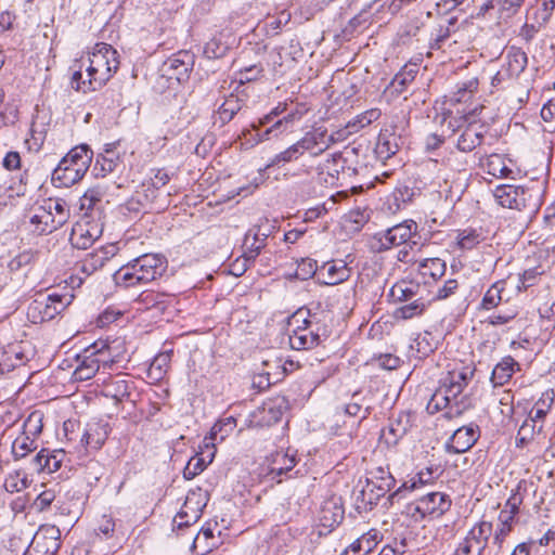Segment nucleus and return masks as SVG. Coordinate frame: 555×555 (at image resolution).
Returning a JSON list of instances; mask_svg holds the SVG:
<instances>
[{"label": "nucleus", "instance_id": "nucleus-58", "mask_svg": "<svg viewBox=\"0 0 555 555\" xmlns=\"http://www.w3.org/2000/svg\"><path fill=\"white\" fill-rule=\"evenodd\" d=\"M70 86L76 91H82L85 93L88 91L96 90V89H91L89 87L88 78L87 79L82 78L81 67H79V69L74 70L72 78H70Z\"/></svg>", "mask_w": 555, "mask_h": 555}, {"label": "nucleus", "instance_id": "nucleus-59", "mask_svg": "<svg viewBox=\"0 0 555 555\" xmlns=\"http://www.w3.org/2000/svg\"><path fill=\"white\" fill-rule=\"evenodd\" d=\"M41 418L35 413L30 414L24 423V434L36 436L41 433Z\"/></svg>", "mask_w": 555, "mask_h": 555}, {"label": "nucleus", "instance_id": "nucleus-32", "mask_svg": "<svg viewBox=\"0 0 555 555\" xmlns=\"http://www.w3.org/2000/svg\"><path fill=\"white\" fill-rule=\"evenodd\" d=\"M78 360L80 363L74 371L76 380H88L100 371L94 353L88 352V349L83 351L82 356L78 357Z\"/></svg>", "mask_w": 555, "mask_h": 555}, {"label": "nucleus", "instance_id": "nucleus-56", "mask_svg": "<svg viewBox=\"0 0 555 555\" xmlns=\"http://www.w3.org/2000/svg\"><path fill=\"white\" fill-rule=\"evenodd\" d=\"M415 74L416 72L413 69H404L395 76L391 81V86L398 93H402L405 89V86L414 80Z\"/></svg>", "mask_w": 555, "mask_h": 555}, {"label": "nucleus", "instance_id": "nucleus-21", "mask_svg": "<svg viewBox=\"0 0 555 555\" xmlns=\"http://www.w3.org/2000/svg\"><path fill=\"white\" fill-rule=\"evenodd\" d=\"M109 425L103 422H93L87 425L81 442L93 450H99L108 437Z\"/></svg>", "mask_w": 555, "mask_h": 555}, {"label": "nucleus", "instance_id": "nucleus-25", "mask_svg": "<svg viewBox=\"0 0 555 555\" xmlns=\"http://www.w3.org/2000/svg\"><path fill=\"white\" fill-rule=\"evenodd\" d=\"M321 274L325 275L324 284L336 285L348 280L350 269L344 260H333L321 267Z\"/></svg>", "mask_w": 555, "mask_h": 555}, {"label": "nucleus", "instance_id": "nucleus-34", "mask_svg": "<svg viewBox=\"0 0 555 555\" xmlns=\"http://www.w3.org/2000/svg\"><path fill=\"white\" fill-rule=\"evenodd\" d=\"M48 210L52 212V216L56 221L52 228L63 227L70 217L69 206L63 198H49L43 205Z\"/></svg>", "mask_w": 555, "mask_h": 555}, {"label": "nucleus", "instance_id": "nucleus-15", "mask_svg": "<svg viewBox=\"0 0 555 555\" xmlns=\"http://www.w3.org/2000/svg\"><path fill=\"white\" fill-rule=\"evenodd\" d=\"M480 437L479 427L475 424L457 428L447 443L449 453H464L468 451Z\"/></svg>", "mask_w": 555, "mask_h": 555}, {"label": "nucleus", "instance_id": "nucleus-48", "mask_svg": "<svg viewBox=\"0 0 555 555\" xmlns=\"http://www.w3.org/2000/svg\"><path fill=\"white\" fill-rule=\"evenodd\" d=\"M518 188L515 185H499L494 190V198L502 207L513 209L516 196H518Z\"/></svg>", "mask_w": 555, "mask_h": 555}, {"label": "nucleus", "instance_id": "nucleus-42", "mask_svg": "<svg viewBox=\"0 0 555 555\" xmlns=\"http://www.w3.org/2000/svg\"><path fill=\"white\" fill-rule=\"evenodd\" d=\"M505 289V283L498 281L493 283L482 297L480 308L482 310H491L496 308L502 301V293Z\"/></svg>", "mask_w": 555, "mask_h": 555}, {"label": "nucleus", "instance_id": "nucleus-64", "mask_svg": "<svg viewBox=\"0 0 555 555\" xmlns=\"http://www.w3.org/2000/svg\"><path fill=\"white\" fill-rule=\"evenodd\" d=\"M52 460L50 454L46 453V450H41L33 459L34 468L37 472H47V466H49V462H52Z\"/></svg>", "mask_w": 555, "mask_h": 555}, {"label": "nucleus", "instance_id": "nucleus-30", "mask_svg": "<svg viewBox=\"0 0 555 555\" xmlns=\"http://www.w3.org/2000/svg\"><path fill=\"white\" fill-rule=\"evenodd\" d=\"M104 191L99 186L91 188L80 197V210L85 211V216L100 215L102 210V202Z\"/></svg>", "mask_w": 555, "mask_h": 555}, {"label": "nucleus", "instance_id": "nucleus-22", "mask_svg": "<svg viewBox=\"0 0 555 555\" xmlns=\"http://www.w3.org/2000/svg\"><path fill=\"white\" fill-rule=\"evenodd\" d=\"M483 137L485 131L481 125L469 124L459 137L456 147L461 152H472L481 144Z\"/></svg>", "mask_w": 555, "mask_h": 555}, {"label": "nucleus", "instance_id": "nucleus-5", "mask_svg": "<svg viewBox=\"0 0 555 555\" xmlns=\"http://www.w3.org/2000/svg\"><path fill=\"white\" fill-rule=\"evenodd\" d=\"M65 299V296L57 294L39 297L29 305L27 317L35 324L50 321L68 305Z\"/></svg>", "mask_w": 555, "mask_h": 555}, {"label": "nucleus", "instance_id": "nucleus-11", "mask_svg": "<svg viewBox=\"0 0 555 555\" xmlns=\"http://www.w3.org/2000/svg\"><path fill=\"white\" fill-rule=\"evenodd\" d=\"M491 534L492 524L489 521H480L468 531L467 535L459 544L457 548H462V553L465 555L472 551H488V543Z\"/></svg>", "mask_w": 555, "mask_h": 555}, {"label": "nucleus", "instance_id": "nucleus-6", "mask_svg": "<svg viewBox=\"0 0 555 555\" xmlns=\"http://www.w3.org/2000/svg\"><path fill=\"white\" fill-rule=\"evenodd\" d=\"M417 224L412 220H406L396 224L386 231L378 232L374 235L375 245L378 251L387 250L406 244L413 234H416Z\"/></svg>", "mask_w": 555, "mask_h": 555}, {"label": "nucleus", "instance_id": "nucleus-40", "mask_svg": "<svg viewBox=\"0 0 555 555\" xmlns=\"http://www.w3.org/2000/svg\"><path fill=\"white\" fill-rule=\"evenodd\" d=\"M294 115L288 114L283 118L276 120L271 127L266 129L263 132H258L256 143L262 142L264 140H270L273 137H278L279 134L288 130V128L293 125Z\"/></svg>", "mask_w": 555, "mask_h": 555}, {"label": "nucleus", "instance_id": "nucleus-44", "mask_svg": "<svg viewBox=\"0 0 555 555\" xmlns=\"http://www.w3.org/2000/svg\"><path fill=\"white\" fill-rule=\"evenodd\" d=\"M418 288L417 284L401 281L391 287L390 296L395 301H409L416 296Z\"/></svg>", "mask_w": 555, "mask_h": 555}, {"label": "nucleus", "instance_id": "nucleus-8", "mask_svg": "<svg viewBox=\"0 0 555 555\" xmlns=\"http://www.w3.org/2000/svg\"><path fill=\"white\" fill-rule=\"evenodd\" d=\"M61 546V531L50 524L39 527L29 545L30 555H55Z\"/></svg>", "mask_w": 555, "mask_h": 555}, {"label": "nucleus", "instance_id": "nucleus-33", "mask_svg": "<svg viewBox=\"0 0 555 555\" xmlns=\"http://www.w3.org/2000/svg\"><path fill=\"white\" fill-rule=\"evenodd\" d=\"M527 54L519 48L512 47L506 54V72L511 77H518L527 67Z\"/></svg>", "mask_w": 555, "mask_h": 555}, {"label": "nucleus", "instance_id": "nucleus-3", "mask_svg": "<svg viewBox=\"0 0 555 555\" xmlns=\"http://www.w3.org/2000/svg\"><path fill=\"white\" fill-rule=\"evenodd\" d=\"M88 62L86 72L91 89L102 88L119 67L117 51L107 43H98Z\"/></svg>", "mask_w": 555, "mask_h": 555}, {"label": "nucleus", "instance_id": "nucleus-41", "mask_svg": "<svg viewBox=\"0 0 555 555\" xmlns=\"http://www.w3.org/2000/svg\"><path fill=\"white\" fill-rule=\"evenodd\" d=\"M236 426V420L232 416L227 417L223 421L217 422L211 430L210 436L204 439V443L206 448L210 446L214 447V441L217 439V436L220 434V440H223L225 436L234 429Z\"/></svg>", "mask_w": 555, "mask_h": 555}, {"label": "nucleus", "instance_id": "nucleus-53", "mask_svg": "<svg viewBox=\"0 0 555 555\" xmlns=\"http://www.w3.org/2000/svg\"><path fill=\"white\" fill-rule=\"evenodd\" d=\"M207 466V462L201 455H195L190 459L186 466L183 469V477L188 480L193 479L201 474Z\"/></svg>", "mask_w": 555, "mask_h": 555}, {"label": "nucleus", "instance_id": "nucleus-9", "mask_svg": "<svg viewBox=\"0 0 555 555\" xmlns=\"http://www.w3.org/2000/svg\"><path fill=\"white\" fill-rule=\"evenodd\" d=\"M452 501L448 494L428 492L416 500L413 515L418 514L421 518L427 516L439 518L450 509Z\"/></svg>", "mask_w": 555, "mask_h": 555}, {"label": "nucleus", "instance_id": "nucleus-4", "mask_svg": "<svg viewBox=\"0 0 555 555\" xmlns=\"http://www.w3.org/2000/svg\"><path fill=\"white\" fill-rule=\"evenodd\" d=\"M337 135H340V132H337ZM338 140L339 137H336V133H328L326 127L317 126L307 131L297 144L302 154L308 153L311 157H318Z\"/></svg>", "mask_w": 555, "mask_h": 555}, {"label": "nucleus", "instance_id": "nucleus-46", "mask_svg": "<svg viewBox=\"0 0 555 555\" xmlns=\"http://www.w3.org/2000/svg\"><path fill=\"white\" fill-rule=\"evenodd\" d=\"M553 402L554 390H546L543 392L530 412L531 422L535 423L538 420H543L544 416L548 413Z\"/></svg>", "mask_w": 555, "mask_h": 555}, {"label": "nucleus", "instance_id": "nucleus-26", "mask_svg": "<svg viewBox=\"0 0 555 555\" xmlns=\"http://www.w3.org/2000/svg\"><path fill=\"white\" fill-rule=\"evenodd\" d=\"M296 465V457L294 454L289 455L284 452H276L273 455L272 462L269 466V476L271 480L276 482L282 481V476L287 475Z\"/></svg>", "mask_w": 555, "mask_h": 555}, {"label": "nucleus", "instance_id": "nucleus-1", "mask_svg": "<svg viewBox=\"0 0 555 555\" xmlns=\"http://www.w3.org/2000/svg\"><path fill=\"white\" fill-rule=\"evenodd\" d=\"M474 375V370L465 367L461 371L449 372L438 390L433 395L427 409L431 412L448 409L447 417L461 415L470 405V398L462 395Z\"/></svg>", "mask_w": 555, "mask_h": 555}, {"label": "nucleus", "instance_id": "nucleus-19", "mask_svg": "<svg viewBox=\"0 0 555 555\" xmlns=\"http://www.w3.org/2000/svg\"><path fill=\"white\" fill-rule=\"evenodd\" d=\"M285 409L286 402L283 398L269 400L257 409L255 417L261 426H271L281 421Z\"/></svg>", "mask_w": 555, "mask_h": 555}, {"label": "nucleus", "instance_id": "nucleus-18", "mask_svg": "<svg viewBox=\"0 0 555 555\" xmlns=\"http://www.w3.org/2000/svg\"><path fill=\"white\" fill-rule=\"evenodd\" d=\"M321 326L315 328L306 327L291 331L288 335L289 346L295 350H309L317 347L321 343Z\"/></svg>", "mask_w": 555, "mask_h": 555}, {"label": "nucleus", "instance_id": "nucleus-2", "mask_svg": "<svg viewBox=\"0 0 555 555\" xmlns=\"http://www.w3.org/2000/svg\"><path fill=\"white\" fill-rule=\"evenodd\" d=\"M163 270L164 261L160 256L145 254L120 267L114 273V281L125 287L143 285L162 275Z\"/></svg>", "mask_w": 555, "mask_h": 555}, {"label": "nucleus", "instance_id": "nucleus-55", "mask_svg": "<svg viewBox=\"0 0 555 555\" xmlns=\"http://www.w3.org/2000/svg\"><path fill=\"white\" fill-rule=\"evenodd\" d=\"M118 166V162L115 160L113 157L109 156H102L101 158H98L93 171L96 176H106L109 172H113L116 167Z\"/></svg>", "mask_w": 555, "mask_h": 555}, {"label": "nucleus", "instance_id": "nucleus-14", "mask_svg": "<svg viewBox=\"0 0 555 555\" xmlns=\"http://www.w3.org/2000/svg\"><path fill=\"white\" fill-rule=\"evenodd\" d=\"M117 251L118 247L116 244H107L86 255L77 266L82 273L89 276L116 256Z\"/></svg>", "mask_w": 555, "mask_h": 555}, {"label": "nucleus", "instance_id": "nucleus-57", "mask_svg": "<svg viewBox=\"0 0 555 555\" xmlns=\"http://www.w3.org/2000/svg\"><path fill=\"white\" fill-rule=\"evenodd\" d=\"M40 214H42V222L41 227H38V233H52L53 231L59 229L52 228V225L55 224L54 222L56 221V219L53 218L52 212L48 210L44 206H40Z\"/></svg>", "mask_w": 555, "mask_h": 555}, {"label": "nucleus", "instance_id": "nucleus-27", "mask_svg": "<svg viewBox=\"0 0 555 555\" xmlns=\"http://www.w3.org/2000/svg\"><path fill=\"white\" fill-rule=\"evenodd\" d=\"M400 137L388 129L382 130L375 145V153L379 159L386 160L398 152Z\"/></svg>", "mask_w": 555, "mask_h": 555}, {"label": "nucleus", "instance_id": "nucleus-12", "mask_svg": "<svg viewBox=\"0 0 555 555\" xmlns=\"http://www.w3.org/2000/svg\"><path fill=\"white\" fill-rule=\"evenodd\" d=\"M102 224L82 220L77 222L70 233V244L78 249H87L102 235Z\"/></svg>", "mask_w": 555, "mask_h": 555}, {"label": "nucleus", "instance_id": "nucleus-51", "mask_svg": "<svg viewBox=\"0 0 555 555\" xmlns=\"http://www.w3.org/2000/svg\"><path fill=\"white\" fill-rule=\"evenodd\" d=\"M481 241V233L474 229H465L457 234V244L462 249H472Z\"/></svg>", "mask_w": 555, "mask_h": 555}, {"label": "nucleus", "instance_id": "nucleus-63", "mask_svg": "<svg viewBox=\"0 0 555 555\" xmlns=\"http://www.w3.org/2000/svg\"><path fill=\"white\" fill-rule=\"evenodd\" d=\"M55 499V494L52 490H46L41 492L35 500V505L39 511L48 508Z\"/></svg>", "mask_w": 555, "mask_h": 555}, {"label": "nucleus", "instance_id": "nucleus-49", "mask_svg": "<svg viewBox=\"0 0 555 555\" xmlns=\"http://www.w3.org/2000/svg\"><path fill=\"white\" fill-rule=\"evenodd\" d=\"M37 448L35 439L23 433L12 444V453L15 459H23Z\"/></svg>", "mask_w": 555, "mask_h": 555}, {"label": "nucleus", "instance_id": "nucleus-61", "mask_svg": "<svg viewBox=\"0 0 555 555\" xmlns=\"http://www.w3.org/2000/svg\"><path fill=\"white\" fill-rule=\"evenodd\" d=\"M377 362L380 367L388 371L396 370L401 364L400 358L390 353L379 356Z\"/></svg>", "mask_w": 555, "mask_h": 555}, {"label": "nucleus", "instance_id": "nucleus-23", "mask_svg": "<svg viewBox=\"0 0 555 555\" xmlns=\"http://www.w3.org/2000/svg\"><path fill=\"white\" fill-rule=\"evenodd\" d=\"M259 234L260 227L258 225L253 227L245 234L243 243L244 267L242 268V272H245L251 266V263H254L262 249V244H258Z\"/></svg>", "mask_w": 555, "mask_h": 555}, {"label": "nucleus", "instance_id": "nucleus-39", "mask_svg": "<svg viewBox=\"0 0 555 555\" xmlns=\"http://www.w3.org/2000/svg\"><path fill=\"white\" fill-rule=\"evenodd\" d=\"M229 50V43L224 40L222 33L214 36L204 47V55L209 59H219L225 55Z\"/></svg>", "mask_w": 555, "mask_h": 555}, {"label": "nucleus", "instance_id": "nucleus-52", "mask_svg": "<svg viewBox=\"0 0 555 555\" xmlns=\"http://www.w3.org/2000/svg\"><path fill=\"white\" fill-rule=\"evenodd\" d=\"M318 270L317 261L311 258H302L295 272V278L301 281L311 279Z\"/></svg>", "mask_w": 555, "mask_h": 555}, {"label": "nucleus", "instance_id": "nucleus-28", "mask_svg": "<svg viewBox=\"0 0 555 555\" xmlns=\"http://www.w3.org/2000/svg\"><path fill=\"white\" fill-rule=\"evenodd\" d=\"M516 370H520L519 363L513 357L506 356L494 366L491 382L494 386H503L509 382Z\"/></svg>", "mask_w": 555, "mask_h": 555}, {"label": "nucleus", "instance_id": "nucleus-29", "mask_svg": "<svg viewBox=\"0 0 555 555\" xmlns=\"http://www.w3.org/2000/svg\"><path fill=\"white\" fill-rule=\"evenodd\" d=\"M245 102L237 95L230 94L219 106L215 115V122L219 121L221 126L230 122L233 117L243 108Z\"/></svg>", "mask_w": 555, "mask_h": 555}, {"label": "nucleus", "instance_id": "nucleus-38", "mask_svg": "<svg viewBox=\"0 0 555 555\" xmlns=\"http://www.w3.org/2000/svg\"><path fill=\"white\" fill-rule=\"evenodd\" d=\"M93 153L88 145H79L70 150V152L62 158L64 164L77 166L82 163V167L89 169L92 162Z\"/></svg>", "mask_w": 555, "mask_h": 555}, {"label": "nucleus", "instance_id": "nucleus-36", "mask_svg": "<svg viewBox=\"0 0 555 555\" xmlns=\"http://www.w3.org/2000/svg\"><path fill=\"white\" fill-rule=\"evenodd\" d=\"M87 349L88 352L94 353L99 369H111L116 362L106 341L98 340Z\"/></svg>", "mask_w": 555, "mask_h": 555}, {"label": "nucleus", "instance_id": "nucleus-47", "mask_svg": "<svg viewBox=\"0 0 555 555\" xmlns=\"http://www.w3.org/2000/svg\"><path fill=\"white\" fill-rule=\"evenodd\" d=\"M427 305V302L417 298L410 304L397 308L395 311V318L408 320L421 315L426 310Z\"/></svg>", "mask_w": 555, "mask_h": 555}, {"label": "nucleus", "instance_id": "nucleus-13", "mask_svg": "<svg viewBox=\"0 0 555 555\" xmlns=\"http://www.w3.org/2000/svg\"><path fill=\"white\" fill-rule=\"evenodd\" d=\"M170 180L168 172L165 169L153 170V176L143 181L140 190L135 192L137 203L142 207L153 204L157 198V192L165 186Z\"/></svg>", "mask_w": 555, "mask_h": 555}, {"label": "nucleus", "instance_id": "nucleus-16", "mask_svg": "<svg viewBox=\"0 0 555 555\" xmlns=\"http://www.w3.org/2000/svg\"><path fill=\"white\" fill-rule=\"evenodd\" d=\"M412 427L411 415L400 412L397 417H391L386 428L382 430L380 438L389 447H395L409 433Z\"/></svg>", "mask_w": 555, "mask_h": 555}, {"label": "nucleus", "instance_id": "nucleus-62", "mask_svg": "<svg viewBox=\"0 0 555 555\" xmlns=\"http://www.w3.org/2000/svg\"><path fill=\"white\" fill-rule=\"evenodd\" d=\"M478 87V80L472 79L465 83H463L461 87H459L457 92L454 94L453 100L456 102H461L465 99L467 93H473Z\"/></svg>", "mask_w": 555, "mask_h": 555}, {"label": "nucleus", "instance_id": "nucleus-50", "mask_svg": "<svg viewBox=\"0 0 555 555\" xmlns=\"http://www.w3.org/2000/svg\"><path fill=\"white\" fill-rule=\"evenodd\" d=\"M310 312L306 309H298L288 321V326L291 331H297L298 328L311 327L315 328V326H320L319 323L313 322L309 319Z\"/></svg>", "mask_w": 555, "mask_h": 555}, {"label": "nucleus", "instance_id": "nucleus-7", "mask_svg": "<svg viewBox=\"0 0 555 555\" xmlns=\"http://www.w3.org/2000/svg\"><path fill=\"white\" fill-rule=\"evenodd\" d=\"M372 477L367 479L365 488L361 491L362 501L367 504H376L377 501L389 492L396 483L395 478L388 469L377 467L371 472Z\"/></svg>", "mask_w": 555, "mask_h": 555}, {"label": "nucleus", "instance_id": "nucleus-45", "mask_svg": "<svg viewBox=\"0 0 555 555\" xmlns=\"http://www.w3.org/2000/svg\"><path fill=\"white\" fill-rule=\"evenodd\" d=\"M372 411V406L365 403V398H360L358 392L352 395L351 402L344 406L345 414L349 416H359L361 420L366 418Z\"/></svg>", "mask_w": 555, "mask_h": 555}, {"label": "nucleus", "instance_id": "nucleus-31", "mask_svg": "<svg viewBox=\"0 0 555 555\" xmlns=\"http://www.w3.org/2000/svg\"><path fill=\"white\" fill-rule=\"evenodd\" d=\"M195 499V494L188 495L181 511L173 518V524L178 528L188 527L198 520L202 513V507L198 502H195L196 507H191Z\"/></svg>", "mask_w": 555, "mask_h": 555}, {"label": "nucleus", "instance_id": "nucleus-54", "mask_svg": "<svg viewBox=\"0 0 555 555\" xmlns=\"http://www.w3.org/2000/svg\"><path fill=\"white\" fill-rule=\"evenodd\" d=\"M431 478V472L428 469L427 472H420L417 474V479L413 478L410 480V485L409 482H404L397 491H395L391 495H390V499H395L396 496H398L403 490H414L417 488V483L420 485H425L427 482H429Z\"/></svg>", "mask_w": 555, "mask_h": 555}, {"label": "nucleus", "instance_id": "nucleus-60", "mask_svg": "<svg viewBox=\"0 0 555 555\" xmlns=\"http://www.w3.org/2000/svg\"><path fill=\"white\" fill-rule=\"evenodd\" d=\"M459 287V283L456 280L450 279L444 282L443 286L438 288L435 298L442 300L455 293Z\"/></svg>", "mask_w": 555, "mask_h": 555}, {"label": "nucleus", "instance_id": "nucleus-10", "mask_svg": "<svg viewBox=\"0 0 555 555\" xmlns=\"http://www.w3.org/2000/svg\"><path fill=\"white\" fill-rule=\"evenodd\" d=\"M194 62V54L190 51H179L163 63V75L167 76L169 79H176L178 82H182L189 78Z\"/></svg>", "mask_w": 555, "mask_h": 555}, {"label": "nucleus", "instance_id": "nucleus-17", "mask_svg": "<svg viewBox=\"0 0 555 555\" xmlns=\"http://www.w3.org/2000/svg\"><path fill=\"white\" fill-rule=\"evenodd\" d=\"M87 171L82 163L74 167L61 160L52 173V181L56 186L68 188L80 181Z\"/></svg>", "mask_w": 555, "mask_h": 555}, {"label": "nucleus", "instance_id": "nucleus-24", "mask_svg": "<svg viewBox=\"0 0 555 555\" xmlns=\"http://www.w3.org/2000/svg\"><path fill=\"white\" fill-rule=\"evenodd\" d=\"M344 519V508L335 500L325 501L319 512L320 525L327 529H333Z\"/></svg>", "mask_w": 555, "mask_h": 555}, {"label": "nucleus", "instance_id": "nucleus-37", "mask_svg": "<svg viewBox=\"0 0 555 555\" xmlns=\"http://www.w3.org/2000/svg\"><path fill=\"white\" fill-rule=\"evenodd\" d=\"M518 188V196H516L513 209L516 210H528L530 214L538 210L539 207V197L538 194H533V192L529 189H525L522 186Z\"/></svg>", "mask_w": 555, "mask_h": 555}, {"label": "nucleus", "instance_id": "nucleus-35", "mask_svg": "<svg viewBox=\"0 0 555 555\" xmlns=\"http://www.w3.org/2000/svg\"><path fill=\"white\" fill-rule=\"evenodd\" d=\"M447 264L440 258H427L417 261V270L423 276H429L438 280L444 275Z\"/></svg>", "mask_w": 555, "mask_h": 555}, {"label": "nucleus", "instance_id": "nucleus-20", "mask_svg": "<svg viewBox=\"0 0 555 555\" xmlns=\"http://www.w3.org/2000/svg\"><path fill=\"white\" fill-rule=\"evenodd\" d=\"M101 380V378H99ZM102 393L107 398L114 399L117 403L124 401L130 396V385L131 383L117 377L107 376L102 378Z\"/></svg>", "mask_w": 555, "mask_h": 555}, {"label": "nucleus", "instance_id": "nucleus-43", "mask_svg": "<svg viewBox=\"0 0 555 555\" xmlns=\"http://www.w3.org/2000/svg\"><path fill=\"white\" fill-rule=\"evenodd\" d=\"M302 152L299 149L297 142L285 149L284 151L275 154L270 162L267 164V168L270 167H280L287 163L296 162L302 156Z\"/></svg>", "mask_w": 555, "mask_h": 555}]
</instances>
